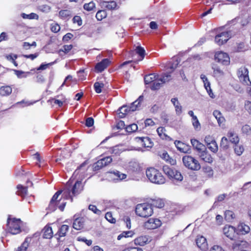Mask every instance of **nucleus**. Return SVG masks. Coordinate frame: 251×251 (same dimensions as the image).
Masks as SVG:
<instances>
[{
  "label": "nucleus",
  "mask_w": 251,
  "mask_h": 251,
  "mask_svg": "<svg viewBox=\"0 0 251 251\" xmlns=\"http://www.w3.org/2000/svg\"><path fill=\"white\" fill-rule=\"evenodd\" d=\"M144 100L143 96H140L137 100L130 104V105L128 106L126 105H124L121 107L118 111L119 112L118 114L120 118H123L129 112H134L136 110H139L142 105V103Z\"/></svg>",
  "instance_id": "f257e3e1"
},
{
  "label": "nucleus",
  "mask_w": 251,
  "mask_h": 251,
  "mask_svg": "<svg viewBox=\"0 0 251 251\" xmlns=\"http://www.w3.org/2000/svg\"><path fill=\"white\" fill-rule=\"evenodd\" d=\"M147 177L149 181L156 184L161 185L164 184L166 179L162 173L154 168H150L146 172Z\"/></svg>",
  "instance_id": "f03ea898"
},
{
  "label": "nucleus",
  "mask_w": 251,
  "mask_h": 251,
  "mask_svg": "<svg viewBox=\"0 0 251 251\" xmlns=\"http://www.w3.org/2000/svg\"><path fill=\"white\" fill-rule=\"evenodd\" d=\"M135 212L138 216L148 218L152 214L153 209L151 204L143 203L136 205Z\"/></svg>",
  "instance_id": "7ed1b4c3"
},
{
  "label": "nucleus",
  "mask_w": 251,
  "mask_h": 251,
  "mask_svg": "<svg viewBox=\"0 0 251 251\" xmlns=\"http://www.w3.org/2000/svg\"><path fill=\"white\" fill-rule=\"evenodd\" d=\"M182 162L186 168L192 171H199L201 168L198 160L190 155L184 156Z\"/></svg>",
  "instance_id": "20e7f679"
},
{
  "label": "nucleus",
  "mask_w": 251,
  "mask_h": 251,
  "mask_svg": "<svg viewBox=\"0 0 251 251\" xmlns=\"http://www.w3.org/2000/svg\"><path fill=\"white\" fill-rule=\"evenodd\" d=\"M22 222L20 219H7V230L12 234H17L21 231V225Z\"/></svg>",
  "instance_id": "39448f33"
},
{
  "label": "nucleus",
  "mask_w": 251,
  "mask_h": 251,
  "mask_svg": "<svg viewBox=\"0 0 251 251\" xmlns=\"http://www.w3.org/2000/svg\"><path fill=\"white\" fill-rule=\"evenodd\" d=\"M171 79V75L169 74L164 73L160 78H159L158 76L156 78L151 87V89L153 90L159 89L163 83L169 81Z\"/></svg>",
  "instance_id": "423d86ee"
},
{
  "label": "nucleus",
  "mask_w": 251,
  "mask_h": 251,
  "mask_svg": "<svg viewBox=\"0 0 251 251\" xmlns=\"http://www.w3.org/2000/svg\"><path fill=\"white\" fill-rule=\"evenodd\" d=\"M248 74V70L245 67L240 68L237 72L240 81L245 85H250L251 84V81L249 79Z\"/></svg>",
  "instance_id": "0eeeda50"
},
{
  "label": "nucleus",
  "mask_w": 251,
  "mask_h": 251,
  "mask_svg": "<svg viewBox=\"0 0 251 251\" xmlns=\"http://www.w3.org/2000/svg\"><path fill=\"white\" fill-rule=\"evenodd\" d=\"M215 60L224 65H227L230 62V59L228 54L223 51H219L215 53Z\"/></svg>",
  "instance_id": "6e6552de"
},
{
  "label": "nucleus",
  "mask_w": 251,
  "mask_h": 251,
  "mask_svg": "<svg viewBox=\"0 0 251 251\" xmlns=\"http://www.w3.org/2000/svg\"><path fill=\"white\" fill-rule=\"evenodd\" d=\"M231 37L230 31L223 32L215 36V41L219 46L226 43Z\"/></svg>",
  "instance_id": "1a4fd4ad"
},
{
  "label": "nucleus",
  "mask_w": 251,
  "mask_h": 251,
  "mask_svg": "<svg viewBox=\"0 0 251 251\" xmlns=\"http://www.w3.org/2000/svg\"><path fill=\"white\" fill-rule=\"evenodd\" d=\"M112 161L111 156H107L99 160L94 165L95 170H99L103 167L108 165Z\"/></svg>",
  "instance_id": "9d476101"
},
{
  "label": "nucleus",
  "mask_w": 251,
  "mask_h": 251,
  "mask_svg": "<svg viewBox=\"0 0 251 251\" xmlns=\"http://www.w3.org/2000/svg\"><path fill=\"white\" fill-rule=\"evenodd\" d=\"M248 243L244 240L238 239L235 240L232 245V249L234 251H238L244 250L248 246Z\"/></svg>",
  "instance_id": "9b49d317"
},
{
  "label": "nucleus",
  "mask_w": 251,
  "mask_h": 251,
  "mask_svg": "<svg viewBox=\"0 0 251 251\" xmlns=\"http://www.w3.org/2000/svg\"><path fill=\"white\" fill-rule=\"evenodd\" d=\"M62 193L61 191H58L56 192L55 194L53 196L52 199L50 200L49 205V208L51 211H54L56 209L57 205L60 202V199L58 200L57 199L59 196Z\"/></svg>",
  "instance_id": "f8f14e48"
},
{
  "label": "nucleus",
  "mask_w": 251,
  "mask_h": 251,
  "mask_svg": "<svg viewBox=\"0 0 251 251\" xmlns=\"http://www.w3.org/2000/svg\"><path fill=\"white\" fill-rule=\"evenodd\" d=\"M224 234L231 240H234L236 236L235 228L231 226H226L223 228Z\"/></svg>",
  "instance_id": "ddd939ff"
},
{
  "label": "nucleus",
  "mask_w": 251,
  "mask_h": 251,
  "mask_svg": "<svg viewBox=\"0 0 251 251\" xmlns=\"http://www.w3.org/2000/svg\"><path fill=\"white\" fill-rule=\"evenodd\" d=\"M161 222L158 219H150L145 223V226L148 229H155L160 226Z\"/></svg>",
  "instance_id": "4468645a"
},
{
  "label": "nucleus",
  "mask_w": 251,
  "mask_h": 251,
  "mask_svg": "<svg viewBox=\"0 0 251 251\" xmlns=\"http://www.w3.org/2000/svg\"><path fill=\"white\" fill-rule=\"evenodd\" d=\"M175 144L177 149L181 152L190 153L191 151L190 146L179 141H176Z\"/></svg>",
  "instance_id": "2eb2a0df"
},
{
  "label": "nucleus",
  "mask_w": 251,
  "mask_h": 251,
  "mask_svg": "<svg viewBox=\"0 0 251 251\" xmlns=\"http://www.w3.org/2000/svg\"><path fill=\"white\" fill-rule=\"evenodd\" d=\"M213 70V76L216 79H221L224 75V72L217 65L213 64L212 66Z\"/></svg>",
  "instance_id": "dca6fc26"
},
{
  "label": "nucleus",
  "mask_w": 251,
  "mask_h": 251,
  "mask_svg": "<svg viewBox=\"0 0 251 251\" xmlns=\"http://www.w3.org/2000/svg\"><path fill=\"white\" fill-rule=\"evenodd\" d=\"M201 78L202 79V80L204 83V87H205V89L206 90L207 93H208L209 96L211 98H213L214 94L212 93V90L210 87V83L209 81H208L206 75H203V74L201 75Z\"/></svg>",
  "instance_id": "f3484780"
},
{
  "label": "nucleus",
  "mask_w": 251,
  "mask_h": 251,
  "mask_svg": "<svg viewBox=\"0 0 251 251\" xmlns=\"http://www.w3.org/2000/svg\"><path fill=\"white\" fill-rule=\"evenodd\" d=\"M69 230V226L67 225H62L58 229L57 232L54 234V237L59 240L61 237H64Z\"/></svg>",
  "instance_id": "a211bd4d"
},
{
  "label": "nucleus",
  "mask_w": 251,
  "mask_h": 251,
  "mask_svg": "<svg viewBox=\"0 0 251 251\" xmlns=\"http://www.w3.org/2000/svg\"><path fill=\"white\" fill-rule=\"evenodd\" d=\"M110 63V61L108 59H104L96 65L95 69L98 72H101L107 68Z\"/></svg>",
  "instance_id": "6ab92c4d"
},
{
  "label": "nucleus",
  "mask_w": 251,
  "mask_h": 251,
  "mask_svg": "<svg viewBox=\"0 0 251 251\" xmlns=\"http://www.w3.org/2000/svg\"><path fill=\"white\" fill-rule=\"evenodd\" d=\"M171 101L175 107L176 114L178 116L180 115L182 112V107L181 105L177 98H172L171 100Z\"/></svg>",
  "instance_id": "aec40b11"
},
{
  "label": "nucleus",
  "mask_w": 251,
  "mask_h": 251,
  "mask_svg": "<svg viewBox=\"0 0 251 251\" xmlns=\"http://www.w3.org/2000/svg\"><path fill=\"white\" fill-rule=\"evenodd\" d=\"M191 143L194 149L197 151L198 153L202 151V150H206L205 146L195 139H192L191 140Z\"/></svg>",
  "instance_id": "412c9836"
},
{
  "label": "nucleus",
  "mask_w": 251,
  "mask_h": 251,
  "mask_svg": "<svg viewBox=\"0 0 251 251\" xmlns=\"http://www.w3.org/2000/svg\"><path fill=\"white\" fill-rule=\"evenodd\" d=\"M196 243L197 246L201 250H205L207 248V243L206 239L202 236H198Z\"/></svg>",
  "instance_id": "4be33fe9"
},
{
  "label": "nucleus",
  "mask_w": 251,
  "mask_h": 251,
  "mask_svg": "<svg viewBox=\"0 0 251 251\" xmlns=\"http://www.w3.org/2000/svg\"><path fill=\"white\" fill-rule=\"evenodd\" d=\"M198 154L201 159L204 162L210 163L213 162V158L210 154L208 153L206 149L202 150V151H201Z\"/></svg>",
  "instance_id": "5701e85b"
},
{
  "label": "nucleus",
  "mask_w": 251,
  "mask_h": 251,
  "mask_svg": "<svg viewBox=\"0 0 251 251\" xmlns=\"http://www.w3.org/2000/svg\"><path fill=\"white\" fill-rule=\"evenodd\" d=\"M82 189L83 187L81 184V182L80 181H77L73 186V188L71 189L72 194L73 196H75L79 194Z\"/></svg>",
  "instance_id": "b1692460"
},
{
  "label": "nucleus",
  "mask_w": 251,
  "mask_h": 251,
  "mask_svg": "<svg viewBox=\"0 0 251 251\" xmlns=\"http://www.w3.org/2000/svg\"><path fill=\"white\" fill-rule=\"evenodd\" d=\"M43 238L45 239H50L53 236V231L52 228L48 226L44 227L42 230Z\"/></svg>",
  "instance_id": "393cba45"
},
{
  "label": "nucleus",
  "mask_w": 251,
  "mask_h": 251,
  "mask_svg": "<svg viewBox=\"0 0 251 251\" xmlns=\"http://www.w3.org/2000/svg\"><path fill=\"white\" fill-rule=\"evenodd\" d=\"M138 140L140 141L141 146L145 148H151L153 146V143L148 137H139Z\"/></svg>",
  "instance_id": "a878e982"
},
{
  "label": "nucleus",
  "mask_w": 251,
  "mask_h": 251,
  "mask_svg": "<svg viewBox=\"0 0 251 251\" xmlns=\"http://www.w3.org/2000/svg\"><path fill=\"white\" fill-rule=\"evenodd\" d=\"M85 220L83 218H78L75 220L73 223V227L76 230L82 229L84 225Z\"/></svg>",
  "instance_id": "bb28decb"
},
{
  "label": "nucleus",
  "mask_w": 251,
  "mask_h": 251,
  "mask_svg": "<svg viewBox=\"0 0 251 251\" xmlns=\"http://www.w3.org/2000/svg\"><path fill=\"white\" fill-rule=\"evenodd\" d=\"M149 242V239L146 236H141L134 239V243L136 245L144 246Z\"/></svg>",
  "instance_id": "cd10ccee"
},
{
  "label": "nucleus",
  "mask_w": 251,
  "mask_h": 251,
  "mask_svg": "<svg viewBox=\"0 0 251 251\" xmlns=\"http://www.w3.org/2000/svg\"><path fill=\"white\" fill-rule=\"evenodd\" d=\"M230 142L235 145L237 144L239 141V138L237 134L233 131H229L227 135Z\"/></svg>",
  "instance_id": "c85d7f7f"
},
{
  "label": "nucleus",
  "mask_w": 251,
  "mask_h": 251,
  "mask_svg": "<svg viewBox=\"0 0 251 251\" xmlns=\"http://www.w3.org/2000/svg\"><path fill=\"white\" fill-rule=\"evenodd\" d=\"M213 116L217 120L218 124L220 126L224 124L225 121V118L222 116V113L218 110H214L213 113Z\"/></svg>",
  "instance_id": "c756f323"
},
{
  "label": "nucleus",
  "mask_w": 251,
  "mask_h": 251,
  "mask_svg": "<svg viewBox=\"0 0 251 251\" xmlns=\"http://www.w3.org/2000/svg\"><path fill=\"white\" fill-rule=\"evenodd\" d=\"M12 91V88L9 86H2L0 88V95L2 96H7L9 95Z\"/></svg>",
  "instance_id": "7c9ffc66"
},
{
  "label": "nucleus",
  "mask_w": 251,
  "mask_h": 251,
  "mask_svg": "<svg viewBox=\"0 0 251 251\" xmlns=\"http://www.w3.org/2000/svg\"><path fill=\"white\" fill-rule=\"evenodd\" d=\"M17 188L18 189V191L17 192V194L22 197H25L27 194V187H24L21 184H19L17 186Z\"/></svg>",
  "instance_id": "2f4dec72"
},
{
  "label": "nucleus",
  "mask_w": 251,
  "mask_h": 251,
  "mask_svg": "<svg viewBox=\"0 0 251 251\" xmlns=\"http://www.w3.org/2000/svg\"><path fill=\"white\" fill-rule=\"evenodd\" d=\"M157 132L159 137L162 139L170 140V138L166 133V129L163 127H159L157 130Z\"/></svg>",
  "instance_id": "473e14b6"
},
{
  "label": "nucleus",
  "mask_w": 251,
  "mask_h": 251,
  "mask_svg": "<svg viewBox=\"0 0 251 251\" xmlns=\"http://www.w3.org/2000/svg\"><path fill=\"white\" fill-rule=\"evenodd\" d=\"M158 76V75H155L152 74L146 75L144 77V81L145 84H149L151 83H153V82L155 80Z\"/></svg>",
  "instance_id": "72a5a7b5"
},
{
  "label": "nucleus",
  "mask_w": 251,
  "mask_h": 251,
  "mask_svg": "<svg viewBox=\"0 0 251 251\" xmlns=\"http://www.w3.org/2000/svg\"><path fill=\"white\" fill-rule=\"evenodd\" d=\"M31 237H26L21 247H19L17 251H26L29 243L31 241Z\"/></svg>",
  "instance_id": "f704fd0d"
},
{
  "label": "nucleus",
  "mask_w": 251,
  "mask_h": 251,
  "mask_svg": "<svg viewBox=\"0 0 251 251\" xmlns=\"http://www.w3.org/2000/svg\"><path fill=\"white\" fill-rule=\"evenodd\" d=\"M160 157L171 165H175L176 163V160L171 158L167 152H163Z\"/></svg>",
  "instance_id": "c9c22d12"
},
{
  "label": "nucleus",
  "mask_w": 251,
  "mask_h": 251,
  "mask_svg": "<svg viewBox=\"0 0 251 251\" xmlns=\"http://www.w3.org/2000/svg\"><path fill=\"white\" fill-rule=\"evenodd\" d=\"M135 51L136 53L138 54L140 56V59L138 60H142L144 59L145 55V50L144 48L141 46H137L136 48Z\"/></svg>",
  "instance_id": "e433bc0d"
},
{
  "label": "nucleus",
  "mask_w": 251,
  "mask_h": 251,
  "mask_svg": "<svg viewBox=\"0 0 251 251\" xmlns=\"http://www.w3.org/2000/svg\"><path fill=\"white\" fill-rule=\"evenodd\" d=\"M110 173L113 174L115 176L117 177V179L119 180H123L126 177V174L122 173L117 170L111 172Z\"/></svg>",
  "instance_id": "4c0bfd02"
},
{
  "label": "nucleus",
  "mask_w": 251,
  "mask_h": 251,
  "mask_svg": "<svg viewBox=\"0 0 251 251\" xmlns=\"http://www.w3.org/2000/svg\"><path fill=\"white\" fill-rule=\"evenodd\" d=\"M129 170L132 172H138L140 171V167L138 163L131 162L129 165Z\"/></svg>",
  "instance_id": "58836bf2"
},
{
  "label": "nucleus",
  "mask_w": 251,
  "mask_h": 251,
  "mask_svg": "<svg viewBox=\"0 0 251 251\" xmlns=\"http://www.w3.org/2000/svg\"><path fill=\"white\" fill-rule=\"evenodd\" d=\"M238 229L240 231L242 232V234H246L250 232V227L244 223H241L238 226Z\"/></svg>",
  "instance_id": "ea45409f"
},
{
  "label": "nucleus",
  "mask_w": 251,
  "mask_h": 251,
  "mask_svg": "<svg viewBox=\"0 0 251 251\" xmlns=\"http://www.w3.org/2000/svg\"><path fill=\"white\" fill-rule=\"evenodd\" d=\"M62 193L63 192V196L66 199H71V201H73L72 198V190H70L69 188H65L63 191H61Z\"/></svg>",
  "instance_id": "a19ab883"
},
{
  "label": "nucleus",
  "mask_w": 251,
  "mask_h": 251,
  "mask_svg": "<svg viewBox=\"0 0 251 251\" xmlns=\"http://www.w3.org/2000/svg\"><path fill=\"white\" fill-rule=\"evenodd\" d=\"M163 171L164 173L168 176L169 177H171V176H172V175H173L174 171H175L174 169H172L170 167H169L167 165L163 166Z\"/></svg>",
  "instance_id": "79ce46f5"
},
{
  "label": "nucleus",
  "mask_w": 251,
  "mask_h": 251,
  "mask_svg": "<svg viewBox=\"0 0 251 251\" xmlns=\"http://www.w3.org/2000/svg\"><path fill=\"white\" fill-rule=\"evenodd\" d=\"M236 50L237 52L245 51L248 50V47L244 42H240L237 44Z\"/></svg>",
  "instance_id": "37998d69"
},
{
  "label": "nucleus",
  "mask_w": 251,
  "mask_h": 251,
  "mask_svg": "<svg viewBox=\"0 0 251 251\" xmlns=\"http://www.w3.org/2000/svg\"><path fill=\"white\" fill-rule=\"evenodd\" d=\"M151 206L153 205L157 208H162L164 206V203L161 199H156L152 201Z\"/></svg>",
  "instance_id": "c03bdc74"
},
{
  "label": "nucleus",
  "mask_w": 251,
  "mask_h": 251,
  "mask_svg": "<svg viewBox=\"0 0 251 251\" xmlns=\"http://www.w3.org/2000/svg\"><path fill=\"white\" fill-rule=\"evenodd\" d=\"M192 123L195 130L199 131L201 129V124L198 119L197 117H194L193 119H192Z\"/></svg>",
  "instance_id": "a18cd8bd"
},
{
  "label": "nucleus",
  "mask_w": 251,
  "mask_h": 251,
  "mask_svg": "<svg viewBox=\"0 0 251 251\" xmlns=\"http://www.w3.org/2000/svg\"><path fill=\"white\" fill-rule=\"evenodd\" d=\"M234 149L235 153L239 156L241 155L244 151L243 146L238 144L234 145Z\"/></svg>",
  "instance_id": "49530a36"
},
{
  "label": "nucleus",
  "mask_w": 251,
  "mask_h": 251,
  "mask_svg": "<svg viewBox=\"0 0 251 251\" xmlns=\"http://www.w3.org/2000/svg\"><path fill=\"white\" fill-rule=\"evenodd\" d=\"M15 74L18 78L26 77L27 75H30V73L29 72H25L20 70H14Z\"/></svg>",
  "instance_id": "de8ad7c7"
},
{
  "label": "nucleus",
  "mask_w": 251,
  "mask_h": 251,
  "mask_svg": "<svg viewBox=\"0 0 251 251\" xmlns=\"http://www.w3.org/2000/svg\"><path fill=\"white\" fill-rule=\"evenodd\" d=\"M174 173L173 175H172V176H171L170 178H174L175 179L179 181L182 180L183 176L179 172L175 170Z\"/></svg>",
  "instance_id": "09e8293b"
},
{
  "label": "nucleus",
  "mask_w": 251,
  "mask_h": 251,
  "mask_svg": "<svg viewBox=\"0 0 251 251\" xmlns=\"http://www.w3.org/2000/svg\"><path fill=\"white\" fill-rule=\"evenodd\" d=\"M106 17V12L104 10H99L96 15V18L98 21H101Z\"/></svg>",
  "instance_id": "8fccbe9b"
},
{
  "label": "nucleus",
  "mask_w": 251,
  "mask_h": 251,
  "mask_svg": "<svg viewBox=\"0 0 251 251\" xmlns=\"http://www.w3.org/2000/svg\"><path fill=\"white\" fill-rule=\"evenodd\" d=\"M207 147L212 152H216L218 151V147L217 144L215 141L212 142L210 144H208Z\"/></svg>",
  "instance_id": "3c124183"
},
{
  "label": "nucleus",
  "mask_w": 251,
  "mask_h": 251,
  "mask_svg": "<svg viewBox=\"0 0 251 251\" xmlns=\"http://www.w3.org/2000/svg\"><path fill=\"white\" fill-rule=\"evenodd\" d=\"M133 235V232L132 231H123L117 237L118 240H121L123 237H132Z\"/></svg>",
  "instance_id": "603ef678"
},
{
  "label": "nucleus",
  "mask_w": 251,
  "mask_h": 251,
  "mask_svg": "<svg viewBox=\"0 0 251 251\" xmlns=\"http://www.w3.org/2000/svg\"><path fill=\"white\" fill-rule=\"evenodd\" d=\"M22 17L24 19H38L39 17L37 14L34 13H31L29 14H26L25 13H22L21 15Z\"/></svg>",
  "instance_id": "864d4df0"
},
{
  "label": "nucleus",
  "mask_w": 251,
  "mask_h": 251,
  "mask_svg": "<svg viewBox=\"0 0 251 251\" xmlns=\"http://www.w3.org/2000/svg\"><path fill=\"white\" fill-rule=\"evenodd\" d=\"M95 3L92 1L88 3H85L83 5V8L88 11H90L93 10L95 8Z\"/></svg>",
  "instance_id": "5fc2aeb1"
},
{
  "label": "nucleus",
  "mask_w": 251,
  "mask_h": 251,
  "mask_svg": "<svg viewBox=\"0 0 251 251\" xmlns=\"http://www.w3.org/2000/svg\"><path fill=\"white\" fill-rule=\"evenodd\" d=\"M138 129V126L135 124H132L127 126L126 127V131L128 133H132Z\"/></svg>",
  "instance_id": "6e6d98bb"
},
{
  "label": "nucleus",
  "mask_w": 251,
  "mask_h": 251,
  "mask_svg": "<svg viewBox=\"0 0 251 251\" xmlns=\"http://www.w3.org/2000/svg\"><path fill=\"white\" fill-rule=\"evenodd\" d=\"M104 86L103 83L96 82L94 83V87L97 93H100L101 92V88Z\"/></svg>",
  "instance_id": "4d7b16f0"
},
{
  "label": "nucleus",
  "mask_w": 251,
  "mask_h": 251,
  "mask_svg": "<svg viewBox=\"0 0 251 251\" xmlns=\"http://www.w3.org/2000/svg\"><path fill=\"white\" fill-rule=\"evenodd\" d=\"M105 6L109 10H112L116 8L117 3L114 1H105Z\"/></svg>",
  "instance_id": "13d9d810"
},
{
  "label": "nucleus",
  "mask_w": 251,
  "mask_h": 251,
  "mask_svg": "<svg viewBox=\"0 0 251 251\" xmlns=\"http://www.w3.org/2000/svg\"><path fill=\"white\" fill-rule=\"evenodd\" d=\"M226 220L230 221L235 218L234 213L230 210H226L225 213Z\"/></svg>",
  "instance_id": "bf43d9fd"
},
{
  "label": "nucleus",
  "mask_w": 251,
  "mask_h": 251,
  "mask_svg": "<svg viewBox=\"0 0 251 251\" xmlns=\"http://www.w3.org/2000/svg\"><path fill=\"white\" fill-rule=\"evenodd\" d=\"M220 146L224 150H226L228 148V141L226 137H223L222 138Z\"/></svg>",
  "instance_id": "052dcab7"
},
{
  "label": "nucleus",
  "mask_w": 251,
  "mask_h": 251,
  "mask_svg": "<svg viewBox=\"0 0 251 251\" xmlns=\"http://www.w3.org/2000/svg\"><path fill=\"white\" fill-rule=\"evenodd\" d=\"M178 64V62L177 60L174 61L173 63H170L168 68L171 70V71L167 73H168L171 75V73L177 68Z\"/></svg>",
  "instance_id": "680f3d73"
},
{
  "label": "nucleus",
  "mask_w": 251,
  "mask_h": 251,
  "mask_svg": "<svg viewBox=\"0 0 251 251\" xmlns=\"http://www.w3.org/2000/svg\"><path fill=\"white\" fill-rule=\"evenodd\" d=\"M56 62V61H54L53 62L47 63V64H41L40 66L37 69L38 71L40 70H44L47 69L49 66H51L55 64Z\"/></svg>",
  "instance_id": "e2e57ef3"
},
{
  "label": "nucleus",
  "mask_w": 251,
  "mask_h": 251,
  "mask_svg": "<svg viewBox=\"0 0 251 251\" xmlns=\"http://www.w3.org/2000/svg\"><path fill=\"white\" fill-rule=\"evenodd\" d=\"M71 15V12L68 10H62L59 11V15L61 18H66L69 17Z\"/></svg>",
  "instance_id": "0e129e2a"
},
{
  "label": "nucleus",
  "mask_w": 251,
  "mask_h": 251,
  "mask_svg": "<svg viewBox=\"0 0 251 251\" xmlns=\"http://www.w3.org/2000/svg\"><path fill=\"white\" fill-rule=\"evenodd\" d=\"M89 210L93 211L95 214L98 215H100L101 214V212L100 210L98 209L97 207L92 204H90L88 207Z\"/></svg>",
  "instance_id": "69168bd1"
},
{
  "label": "nucleus",
  "mask_w": 251,
  "mask_h": 251,
  "mask_svg": "<svg viewBox=\"0 0 251 251\" xmlns=\"http://www.w3.org/2000/svg\"><path fill=\"white\" fill-rule=\"evenodd\" d=\"M73 48L72 45H67L63 46L62 49H60L59 52H64L65 53H68Z\"/></svg>",
  "instance_id": "338daca9"
},
{
  "label": "nucleus",
  "mask_w": 251,
  "mask_h": 251,
  "mask_svg": "<svg viewBox=\"0 0 251 251\" xmlns=\"http://www.w3.org/2000/svg\"><path fill=\"white\" fill-rule=\"evenodd\" d=\"M50 6L47 4H43L39 6V9L43 12L48 13L50 11Z\"/></svg>",
  "instance_id": "774afa93"
}]
</instances>
